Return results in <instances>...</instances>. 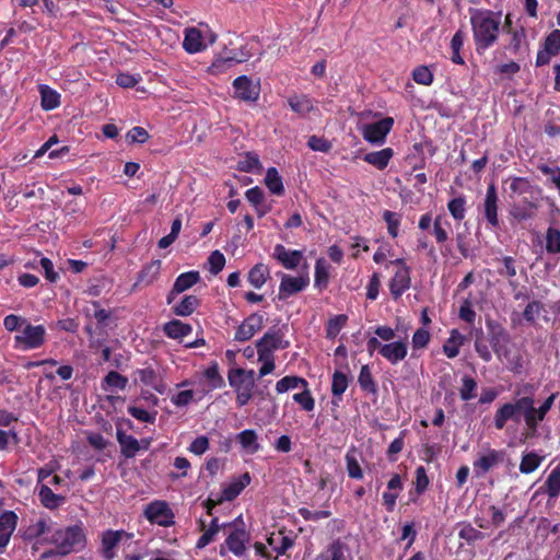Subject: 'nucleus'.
<instances>
[{
    "instance_id": "31",
    "label": "nucleus",
    "mask_w": 560,
    "mask_h": 560,
    "mask_svg": "<svg viewBox=\"0 0 560 560\" xmlns=\"http://www.w3.org/2000/svg\"><path fill=\"white\" fill-rule=\"evenodd\" d=\"M48 533L51 534L48 520L45 517H40L35 523H32L23 530L22 538L25 541H33Z\"/></svg>"
},
{
    "instance_id": "62",
    "label": "nucleus",
    "mask_w": 560,
    "mask_h": 560,
    "mask_svg": "<svg viewBox=\"0 0 560 560\" xmlns=\"http://www.w3.org/2000/svg\"><path fill=\"white\" fill-rule=\"evenodd\" d=\"M458 536L460 539L466 540L468 544L481 540L485 537L482 532L476 529L470 524H464L458 532Z\"/></svg>"
},
{
    "instance_id": "9",
    "label": "nucleus",
    "mask_w": 560,
    "mask_h": 560,
    "mask_svg": "<svg viewBox=\"0 0 560 560\" xmlns=\"http://www.w3.org/2000/svg\"><path fill=\"white\" fill-rule=\"evenodd\" d=\"M393 126L394 118L385 117L381 120L364 125L362 136L369 143L383 144Z\"/></svg>"
},
{
    "instance_id": "64",
    "label": "nucleus",
    "mask_w": 560,
    "mask_h": 560,
    "mask_svg": "<svg viewBox=\"0 0 560 560\" xmlns=\"http://www.w3.org/2000/svg\"><path fill=\"white\" fill-rule=\"evenodd\" d=\"M542 47L551 54L558 55L560 52V30L551 31L546 36Z\"/></svg>"
},
{
    "instance_id": "30",
    "label": "nucleus",
    "mask_w": 560,
    "mask_h": 560,
    "mask_svg": "<svg viewBox=\"0 0 560 560\" xmlns=\"http://www.w3.org/2000/svg\"><path fill=\"white\" fill-rule=\"evenodd\" d=\"M183 48L188 54H196L201 51L205 48L201 32L195 27L186 28L183 40Z\"/></svg>"
},
{
    "instance_id": "34",
    "label": "nucleus",
    "mask_w": 560,
    "mask_h": 560,
    "mask_svg": "<svg viewBox=\"0 0 560 560\" xmlns=\"http://www.w3.org/2000/svg\"><path fill=\"white\" fill-rule=\"evenodd\" d=\"M201 280L200 273L197 270H190L180 273L174 282V292H185L192 288Z\"/></svg>"
},
{
    "instance_id": "60",
    "label": "nucleus",
    "mask_w": 560,
    "mask_h": 560,
    "mask_svg": "<svg viewBox=\"0 0 560 560\" xmlns=\"http://www.w3.org/2000/svg\"><path fill=\"white\" fill-rule=\"evenodd\" d=\"M407 434V430H402L399 433V436L396 438L388 446L386 451L387 459L390 463H395L397 460V455L402 451L405 446V436Z\"/></svg>"
},
{
    "instance_id": "13",
    "label": "nucleus",
    "mask_w": 560,
    "mask_h": 560,
    "mask_svg": "<svg viewBox=\"0 0 560 560\" xmlns=\"http://www.w3.org/2000/svg\"><path fill=\"white\" fill-rule=\"evenodd\" d=\"M499 209V197L495 185L489 184L486 191V198L483 201V215L488 225L497 230L500 228V221L498 217Z\"/></svg>"
},
{
    "instance_id": "36",
    "label": "nucleus",
    "mask_w": 560,
    "mask_h": 560,
    "mask_svg": "<svg viewBox=\"0 0 560 560\" xmlns=\"http://www.w3.org/2000/svg\"><path fill=\"white\" fill-rule=\"evenodd\" d=\"M200 305V299L197 295H185L182 301L172 307L175 315L186 317L191 315Z\"/></svg>"
},
{
    "instance_id": "50",
    "label": "nucleus",
    "mask_w": 560,
    "mask_h": 560,
    "mask_svg": "<svg viewBox=\"0 0 560 560\" xmlns=\"http://www.w3.org/2000/svg\"><path fill=\"white\" fill-rule=\"evenodd\" d=\"M128 384V378L116 371H110L103 380L102 387L104 390L108 388L125 389Z\"/></svg>"
},
{
    "instance_id": "15",
    "label": "nucleus",
    "mask_w": 560,
    "mask_h": 560,
    "mask_svg": "<svg viewBox=\"0 0 560 560\" xmlns=\"http://www.w3.org/2000/svg\"><path fill=\"white\" fill-rule=\"evenodd\" d=\"M233 89L235 97L245 102H256L259 97L260 86L259 83H254L247 75H240L234 79Z\"/></svg>"
},
{
    "instance_id": "3",
    "label": "nucleus",
    "mask_w": 560,
    "mask_h": 560,
    "mask_svg": "<svg viewBox=\"0 0 560 560\" xmlns=\"http://www.w3.org/2000/svg\"><path fill=\"white\" fill-rule=\"evenodd\" d=\"M527 396L520 397L514 401L504 402L501 405L493 417V425L497 430H503L508 421H514L518 423L523 419L525 420Z\"/></svg>"
},
{
    "instance_id": "61",
    "label": "nucleus",
    "mask_w": 560,
    "mask_h": 560,
    "mask_svg": "<svg viewBox=\"0 0 560 560\" xmlns=\"http://www.w3.org/2000/svg\"><path fill=\"white\" fill-rule=\"evenodd\" d=\"M92 305L94 307L93 317L95 318V320L97 323V327L101 330H105V328L108 326V320L112 317V312L108 310L102 308L98 301H93Z\"/></svg>"
},
{
    "instance_id": "10",
    "label": "nucleus",
    "mask_w": 560,
    "mask_h": 560,
    "mask_svg": "<svg viewBox=\"0 0 560 560\" xmlns=\"http://www.w3.org/2000/svg\"><path fill=\"white\" fill-rule=\"evenodd\" d=\"M271 256L288 270H295L299 266L307 262L302 250L289 249L282 244H277L273 247Z\"/></svg>"
},
{
    "instance_id": "26",
    "label": "nucleus",
    "mask_w": 560,
    "mask_h": 560,
    "mask_svg": "<svg viewBox=\"0 0 560 560\" xmlns=\"http://www.w3.org/2000/svg\"><path fill=\"white\" fill-rule=\"evenodd\" d=\"M38 499L42 505L48 510H56L66 502V497L54 493L48 485L39 486Z\"/></svg>"
},
{
    "instance_id": "58",
    "label": "nucleus",
    "mask_w": 560,
    "mask_h": 560,
    "mask_svg": "<svg viewBox=\"0 0 560 560\" xmlns=\"http://www.w3.org/2000/svg\"><path fill=\"white\" fill-rule=\"evenodd\" d=\"M494 261L502 264V268H498L497 272L508 279H512L516 276V260L512 256H503L495 258Z\"/></svg>"
},
{
    "instance_id": "11",
    "label": "nucleus",
    "mask_w": 560,
    "mask_h": 560,
    "mask_svg": "<svg viewBox=\"0 0 560 560\" xmlns=\"http://www.w3.org/2000/svg\"><path fill=\"white\" fill-rule=\"evenodd\" d=\"M45 327L43 325L33 326L26 324L22 335L15 336L16 343L22 346L24 350L39 348L45 341Z\"/></svg>"
},
{
    "instance_id": "24",
    "label": "nucleus",
    "mask_w": 560,
    "mask_h": 560,
    "mask_svg": "<svg viewBox=\"0 0 560 560\" xmlns=\"http://www.w3.org/2000/svg\"><path fill=\"white\" fill-rule=\"evenodd\" d=\"M116 439L120 446V453L125 458H133L137 453L141 450L140 442L130 434H127L121 429L117 428Z\"/></svg>"
},
{
    "instance_id": "23",
    "label": "nucleus",
    "mask_w": 560,
    "mask_h": 560,
    "mask_svg": "<svg viewBox=\"0 0 560 560\" xmlns=\"http://www.w3.org/2000/svg\"><path fill=\"white\" fill-rule=\"evenodd\" d=\"M536 494H547L549 500H557L560 497V465L551 469Z\"/></svg>"
},
{
    "instance_id": "35",
    "label": "nucleus",
    "mask_w": 560,
    "mask_h": 560,
    "mask_svg": "<svg viewBox=\"0 0 560 560\" xmlns=\"http://www.w3.org/2000/svg\"><path fill=\"white\" fill-rule=\"evenodd\" d=\"M267 541L277 555H284L294 544L293 539L283 532L271 533Z\"/></svg>"
},
{
    "instance_id": "42",
    "label": "nucleus",
    "mask_w": 560,
    "mask_h": 560,
    "mask_svg": "<svg viewBox=\"0 0 560 560\" xmlns=\"http://www.w3.org/2000/svg\"><path fill=\"white\" fill-rule=\"evenodd\" d=\"M265 184L271 194L277 196H282L284 194L282 177L279 175L276 167H269L267 170Z\"/></svg>"
},
{
    "instance_id": "7",
    "label": "nucleus",
    "mask_w": 560,
    "mask_h": 560,
    "mask_svg": "<svg viewBox=\"0 0 560 560\" xmlns=\"http://www.w3.org/2000/svg\"><path fill=\"white\" fill-rule=\"evenodd\" d=\"M145 518L162 527H170L174 525V513L165 501H153L144 509Z\"/></svg>"
},
{
    "instance_id": "45",
    "label": "nucleus",
    "mask_w": 560,
    "mask_h": 560,
    "mask_svg": "<svg viewBox=\"0 0 560 560\" xmlns=\"http://www.w3.org/2000/svg\"><path fill=\"white\" fill-rule=\"evenodd\" d=\"M465 33L462 30L456 31L451 39L452 56L451 60L456 65H465L464 58L460 56V49L464 46Z\"/></svg>"
},
{
    "instance_id": "17",
    "label": "nucleus",
    "mask_w": 560,
    "mask_h": 560,
    "mask_svg": "<svg viewBox=\"0 0 560 560\" xmlns=\"http://www.w3.org/2000/svg\"><path fill=\"white\" fill-rule=\"evenodd\" d=\"M228 381H229L230 386L234 390L244 389V388H254L255 372L253 370L234 368L229 371Z\"/></svg>"
},
{
    "instance_id": "27",
    "label": "nucleus",
    "mask_w": 560,
    "mask_h": 560,
    "mask_svg": "<svg viewBox=\"0 0 560 560\" xmlns=\"http://www.w3.org/2000/svg\"><path fill=\"white\" fill-rule=\"evenodd\" d=\"M161 260L155 259L142 267L138 272L137 281L135 285H150L154 280L158 279L161 271Z\"/></svg>"
},
{
    "instance_id": "19",
    "label": "nucleus",
    "mask_w": 560,
    "mask_h": 560,
    "mask_svg": "<svg viewBox=\"0 0 560 560\" xmlns=\"http://www.w3.org/2000/svg\"><path fill=\"white\" fill-rule=\"evenodd\" d=\"M124 537H128V534L122 529H108L102 534V556L105 560H113L115 558V549Z\"/></svg>"
},
{
    "instance_id": "28",
    "label": "nucleus",
    "mask_w": 560,
    "mask_h": 560,
    "mask_svg": "<svg viewBox=\"0 0 560 560\" xmlns=\"http://www.w3.org/2000/svg\"><path fill=\"white\" fill-rule=\"evenodd\" d=\"M394 156V150L392 148H385L380 151L369 152L363 156V161L373 165L380 171L385 170L392 158Z\"/></svg>"
},
{
    "instance_id": "33",
    "label": "nucleus",
    "mask_w": 560,
    "mask_h": 560,
    "mask_svg": "<svg viewBox=\"0 0 560 560\" xmlns=\"http://www.w3.org/2000/svg\"><path fill=\"white\" fill-rule=\"evenodd\" d=\"M329 268V265L323 257L318 258L315 262L314 287L319 291H323L328 287Z\"/></svg>"
},
{
    "instance_id": "47",
    "label": "nucleus",
    "mask_w": 560,
    "mask_h": 560,
    "mask_svg": "<svg viewBox=\"0 0 560 560\" xmlns=\"http://www.w3.org/2000/svg\"><path fill=\"white\" fill-rule=\"evenodd\" d=\"M329 560H352L349 547L340 539L334 540L328 547Z\"/></svg>"
},
{
    "instance_id": "2",
    "label": "nucleus",
    "mask_w": 560,
    "mask_h": 560,
    "mask_svg": "<svg viewBox=\"0 0 560 560\" xmlns=\"http://www.w3.org/2000/svg\"><path fill=\"white\" fill-rule=\"evenodd\" d=\"M45 541L52 544L55 549L45 551L42 555L43 559H58L78 552L85 548L86 536L82 525L75 524L65 528H57L51 530L50 536L45 538Z\"/></svg>"
},
{
    "instance_id": "37",
    "label": "nucleus",
    "mask_w": 560,
    "mask_h": 560,
    "mask_svg": "<svg viewBox=\"0 0 560 560\" xmlns=\"http://www.w3.org/2000/svg\"><path fill=\"white\" fill-rule=\"evenodd\" d=\"M269 275V267L259 262L248 271L247 280L255 289H260L266 283Z\"/></svg>"
},
{
    "instance_id": "22",
    "label": "nucleus",
    "mask_w": 560,
    "mask_h": 560,
    "mask_svg": "<svg viewBox=\"0 0 560 560\" xmlns=\"http://www.w3.org/2000/svg\"><path fill=\"white\" fill-rule=\"evenodd\" d=\"M408 353V345L404 340L384 343L382 346V357L390 364H397L402 361Z\"/></svg>"
},
{
    "instance_id": "51",
    "label": "nucleus",
    "mask_w": 560,
    "mask_h": 560,
    "mask_svg": "<svg viewBox=\"0 0 560 560\" xmlns=\"http://www.w3.org/2000/svg\"><path fill=\"white\" fill-rule=\"evenodd\" d=\"M477 382L469 375L462 377V387L459 388L460 399L468 401L477 396Z\"/></svg>"
},
{
    "instance_id": "39",
    "label": "nucleus",
    "mask_w": 560,
    "mask_h": 560,
    "mask_svg": "<svg viewBox=\"0 0 560 560\" xmlns=\"http://www.w3.org/2000/svg\"><path fill=\"white\" fill-rule=\"evenodd\" d=\"M432 234L438 244L443 245L448 240L450 221L445 215L439 214L433 220Z\"/></svg>"
},
{
    "instance_id": "1",
    "label": "nucleus",
    "mask_w": 560,
    "mask_h": 560,
    "mask_svg": "<svg viewBox=\"0 0 560 560\" xmlns=\"http://www.w3.org/2000/svg\"><path fill=\"white\" fill-rule=\"evenodd\" d=\"M469 21L476 52L483 55L499 40L501 12H494L489 9L470 8Z\"/></svg>"
},
{
    "instance_id": "43",
    "label": "nucleus",
    "mask_w": 560,
    "mask_h": 560,
    "mask_svg": "<svg viewBox=\"0 0 560 560\" xmlns=\"http://www.w3.org/2000/svg\"><path fill=\"white\" fill-rule=\"evenodd\" d=\"M257 433L252 429H246L238 433L237 440L242 447L249 454H255L260 450V445L257 442Z\"/></svg>"
},
{
    "instance_id": "38",
    "label": "nucleus",
    "mask_w": 560,
    "mask_h": 560,
    "mask_svg": "<svg viewBox=\"0 0 560 560\" xmlns=\"http://www.w3.org/2000/svg\"><path fill=\"white\" fill-rule=\"evenodd\" d=\"M308 382L296 375H287L276 383V390L278 394H283L290 389L306 388Z\"/></svg>"
},
{
    "instance_id": "53",
    "label": "nucleus",
    "mask_w": 560,
    "mask_h": 560,
    "mask_svg": "<svg viewBox=\"0 0 560 560\" xmlns=\"http://www.w3.org/2000/svg\"><path fill=\"white\" fill-rule=\"evenodd\" d=\"M261 167L259 158L254 152H247L243 159L237 162L236 168L240 172L250 173Z\"/></svg>"
},
{
    "instance_id": "57",
    "label": "nucleus",
    "mask_w": 560,
    "mask_h": 560,
    "mask_svg": "<svg viewBox=\"0 0 560 560\" xmlns=\"http://www.w3.org/2000/svg\"><path fill=\"white\" fill-rule=\"evenodd\" d=\"M383 220L386 222L388 234L393 238H396L398 236L401 222L400 214L390 210H385L383 212Z\"/></svg>"
},
{
    "instance_id": "59",
    "label": "nucleus",
    "mask_w": 560,
    "mask_h": 560,
    "mask_svg": "<svg viewBox=\"0 0 560 560\" xmlns=\"http://www.w3.org/2000/svg\"><path fill=\"white\" fill-rule=\"evenodd\" d=\"M501 357H504L508 369L514 374H521L524 371V360L518 352L512 354L510 350H505Z\"/></svg>"
},
{
    "instance_id": "5",
    "label": "nucleus",
    "mask_w": 560,
    "mask_h": 560,
    "mask_svg": "<svg viewBox=\"0 0 560 560\" xmlns=\"http://www.w3.org/2000/svg\"><path fill=\"white\" fill-rule=\"evenodd\" d=\"M505 183L510 185V198L522 196L524 205H527L530 209L537 208L540 189L533 185L527 177L512 176Z\"/></svg>"
},
{
    "instance_id": "25",
    "label": "nucleus",
    "mask_w": 560,
    "mask_h": 560,
    "mask_svg": "<svg viewBox=\"0 0 560 560\" xmlns=\"http://www.w3.org/2000/svg\"><path fill=\"white\" fill-rule=\"evenodd\" d=\"M349 382L350 377L346 373L339 370H336L332 373L330 390L332 395L331 402L335 406H339V402L342 400V395L347 390Z\"/></svg>"
},
{
    "instance_id": "40",
    "label": "nucleus",
    "mask_w": 560,
    "mask_h": 560,
    "mask_svg": "<svg viewBox=\"0 0 560 560\" xmlns=\"http://www.w3.org/2000/svg\"><path fill=\"white\" fill-rule=\"evenodd\" d=\"M40 106L44 110H52L60 106V94L48 85L40 86Z\"/></svg>"
},
{
    "instance_id": "18",
    "label": "nucleus",
    "mask_w": 560,
    "mask_h": 560,
    "mask_svg": "<svg viewBox=\"0 0 560 560\" xmlns=\"http://www.w3.org/2000/svg\"><path fill=\"white\" fill-rule=\"evenodd\" d=\"M546 419V415L535 407V399L533 396H527L526 410H525V429L526 436H534L537 433L538 425Z\"/></svg>"
},
{
    "instance_id": "12",
    "label": "nucleus",
    "mask_w": 560,
    "mask_h": 560,
    "mask_svg": "<svg viewBox=\"0 0 560 560\" xmlns=\"http://www.w3.org/2000/svg\"><path fill=\"white\" fill-rule=\"evenodd\" d=\"M489 343L493 350V352L501 357L503 351H505V345L510 341V335L506 329L498 322L488 319L486 322Z\"/></svg>"
},
{
    "instance_id": "4",
    "label": "nucleus",
    "mask_w": 560,
    "mask_h": 560,
    "mask_svg": "<svg viewBox=\"0 0 560 560\" xmlns=\"http://www.w3.org/2000/svg\"><path fill=\"white\" fill-rule=\"evenodd\" d=\"M308 264L303 265V272L294 277L284 272H278L281 281L279 284L278 299L284 301L290 296L304 291L310 284V276L307 272Z\"/></svg>"
},
{
    "instance_id": "46",
    "label": "nucleus",
    "mask_w": 560,
    "mask_h": 560,
    "mask_svg": "<svg viewBox=\"0 0 560 560\" xmlns=\"http://www.w3.org/2000/svg\"><path fill=\"white\" fill-rule=\"evenodd\" d=\"M545 249L548 254H560V230L549 226L545 235Z\"/></svg>"
},
{
    "instance_id": "6",
    "label": "nucleus",
    "mask_w": 560,
    "mask_h": 560,
    "mask_svg": "<svg viewBox=\"0 0 560 560\" xmlns=\"http://www.w3.org/2000/svg\"><path fill=\"white\" fill-rule=\"evenodd\" d=\"M290 347V341L284 339V332L280 328H269L261 338L256 341L258 357L273 355L276 350H284Z\"/></svg>"
},
{
    "instance_id": "44",
    "label": "nucleus",
    "mask_w": 560,
    "mask_h": 560,
    "mask_svg": "<svg viewBox=\"0 0 560 560\" xmlns=\"http://www.w3.org/2000/svg\"><path fill=\"white\" fill-rule=\"evenodd\" d=\"M290 108L300 115H306L313 110L314 105L307 95L292 96L288 100Z\"/></svg>"
},
{
    "instance_id": "29",
    "label": "nucleus",
    "mask_w": 560,
    "mask_h": 560,
    "mask_svg": "<svg viewBox=\"0 0 560 560\" xmlns=\"http://www.w3.org/2000/svg\"><path fill=\"white\" fill-rule=\"evenodd\" d=\"M192 331L190 324L184 323L179 319H172L164 324L163 332L171 339H182Z\"/></svg>"
},
{
    "instance_id": "49",
    "label": "nucleus",
    "mask_w": 560,
    "mask_h": 560,
    "mask_svg": "<svg viewBox=\"0 0 560 560\" xmlns=\"http://www.w3.org/2000/svg\"><path fill=\"white\" fill-rule=\"evenodd\" d=\"M447 210L456 221H462L466 214V197L459 195L447 202Z\"/></svg>"
},
{
    "instance_id": "52",
    "label": "nucleus",
    "mask_w": 560,
    "mask_h": 560,
    "mask_svg": "<svg viewBox=\"0 0 560 560\" xmlns=\"http://www.w3.org/2000/svg\"><path fill=\"white\" fill-rule=\"evenodd\" d=\"M292 399L306 412L313 411L315 408V399L308 386L306 388H302L301 393L294 394Z\"/></svg>"
},
{
    "instance_id": "8",
    "label": "nucleus",
    "mask_w": 560,
    "mask_h": 560,
    "mask_svg": "<svg viewBox=\"0 0 560 560\" xmlns=\"http://www.w3.org/2000/svg\"><path fill=\"white\" fill-rule=\"evenodd\" d=\"M505 453L501 450L491 447L485 448L478 454V457L474 460L472 467L477 477H482L489 472L492 468L497 467L504 460Z\"/></svg>"
},
{
    "instance_id": "32",
    "label": "nucleus",
    "mask_w": 560,
    "mask_h": 560,
    "mask_svg": "<svg viewBox=\"0 0 560 560\" xmlns=\"http://www.w3.org/2000/svg\"><path fill=\"white\" fill-rule=\"evenodd\" d=\"M358 383L361 390L365 394L377 395L378 386L368 364L361 366Z\"/></svg>"
},
{
    "instance_id": "16",
    "label": "nucleus",
    "mask_w": 560,
    "mask_h": 560,
    "mask_svg": "<svg viewBox=\"0 0 560 560\" xmlns=\"http://www.w3.org/2000/svg\"><path fill=\"white\" fill-rule=\"evenodd\" d=\"M411 285L410 267L398 268L389 281V292L394 300H398Z\"/></svg>"
},
{
    "instance_id": "41",
    "label": "nucleus",
    "mask_w": 560,
    "mask_h": 560,
    "mask_svg": "<svg viewBox=\"0 0 560 560\" xmlns=\"http://www.w3.org/2000/svg\"><path fill=\"white\" fill-rule=\"evenodd\" d=\"M510 36L506 49L512 54L517 55L523 45L528 46L526 40V31L524 26L520 25L515 30L506 33Z\"/></svg>"
},
{
    "instance_id": "21",
    "label": "nucleus",
    "mask_w": 560,
    "mask_h": 560,
    "mask_svg": "<svg viewBox=\"0 0 560 560\" xmlns=\"http://www.w3.org/2000/svg\"><path fill=\"white\" fill-rule=\"evenodd\" d=\"M249 539L244 528H235L226 537L224 545L236 557H242L246 550V542Z\"/></svg>"
},
{
    "instance_id": "54",
    "label": "nucleus",
    "mask_w": 560,
    "mask_h": 560,
    "mask_svg": "<svg viewBox=\"0 0 560 560\" xmlns=\"http://www.w3.org/2000/svg\"><path fill=\"white\" fill-rule=\"evenodd\" d=\"M203 375L209 381L211 388L217 389L225 386L224 378L219 373L218 362H211L210 365L205 370Z\"/></svg>"
},
{
    "instance_id": "63",
    "label": "nucleus",
    "mask_w": 560,
    "mask_h": 560,
    "mask_svg": "<svg viewBox=\"0 0 560 560\" xmlns=\"http://www.w3.org/2000/svg\"><path fill=\"white\" fill-rule=\"evenodd\" d=\"M412 78L418 84L431 85L433 82V73L427 66H418L412 71Z\"/></svg>"
},
{
    "instance_id": "20",
    "label": "nucleus",
    "mask_w": 560,
    "mask_h": 560,
    "mask_svg": "<svg viewBox=\"0 0 560 560\" xmlns=\"http://www.w3.org/2000/svg\"><path fill=\"white\" fill-rule=\"evenodd\" d=\"M16 524L18 515L13 511H5L0 514V553H2L9 545Z\"/></svg>"
},
{
    "instance_id": "56",
    "label": "nucleus",
    "mask_w": 560,
    "mask_h": 560,
    "mask_svg": "<svg viewBox=\"0 0 560 560\" xmlns=\"http://www.w3.org/2000/svg\"><path fill=\"white\" fill-rule=\"evenodd\" d=\"M347 474L350 478L360 480L363 478V470L354 455L353 451L347 452L346 456Z\"/></svg>"
},
{
    "instance_id": "14",
    "label": "nucleus",
    "mask_w": 560,
    "mask_h": 560,
    "mask_svg": "<svg viewBox=\"0 0 560 560\" xmlns=\"http://www.w3.org/2000/svg\"><path fill=\"white\" fill-rule=\"evenodd\" d=\"M265 315L260 313H253L247 316L243 323L237 327L234 339L236 341H247L249 340L256 332L260 331L264 327Z\"/></svg>"
},
{
    "instance_id": "55",
    "label": "nucleus",
    "mask_w": 560,
    "mask_h": 560,
    "mask_svg": "<svg viewBox=\"0 0 560 560\" xmlns=\"http://www.w3.org/2000/svg\"><path fill=\"white\" fill-rule=\"evenodd\" d=\"M348 316L345 314L336 315L330 318L326 325V337L328 339H335L340 330L346 326Z\"/></svg>"
},
{
    "instance_id": "48",
    "label": "nucleus",
    "mask_w": 560,
    "mask_h": 560,
    "mask_svg": "<svg viewBox=\"0 0 560 560\" xmlns=\"http://www.w3.org/2000/svg\"><path fill=\"white\" fill-rule=\"evenodd\" d=\"M542 457L535 452H529L523 455L520 464V471L528 475L534 472L541 464Z\"/></svg>"
}]
</instances>
